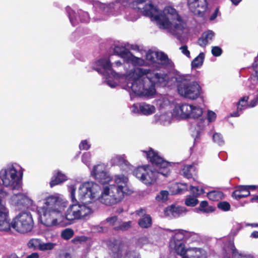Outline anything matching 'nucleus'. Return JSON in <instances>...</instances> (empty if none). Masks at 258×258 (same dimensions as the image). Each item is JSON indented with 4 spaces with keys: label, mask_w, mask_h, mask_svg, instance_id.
Listing matches in <instances>:
<instances>
[{
    "label": "nucleus",
    "mask_w": 258,
    "mask_h": 258,
    "mask_svg": "<svg viewBox=\"0 0 258 258\" xmlns=\"http://www.w3.org/2000/svg\"><path fill=\"white\" fill-rule=\"evenodd\" d=\"M9 211L5 204L0 199V231L8 232L11 229Z\"/></svg>",
    "instance_id": "nucleus-15"
},
{
    "label": "nucleus",
    "mask_w": 258,
    "mask_h": 258,
    "mask_svg": "<svg viewBox=\"0 0 258 258\" xmlns=\"http://www.w3.org/2000/svg\"><path fill=\"white\" fill-rule=\"evenodd\" d=\"M151 224L152 219L149 215H145L139 221V225L142 228H148Z\"/></svg>",
    "instance_id": "nucleus-33"
},
{
    "label": "nucleus",
    "mask_w": 258,
    "mask_h": 258,
    "mask_svg": "<svg viewBox=\"0 0 258 258\" xmlns=\"http://www.w3.org/2000/svg\"><path fill=\"white\" fill-rule=\"evenodd\" d=\"M202 114V108L186 103L176 104L172 111L173 117L178 119L198 118Z\"/></svg>",
    "instance_id": "nucleus-9"
},
{
    "label": "nucleus",
    "mask_w": 258,
    "mask_h": 258,
    "mask_svg": "<svg viewBox=\"0 0 258 258\" xmlns=\"http://www.w3.org/2000/svg\"><path fill=\"white\" fill-rule=\"evenodd\" d=\"M143 152L146 154L147 159L156 166L158 169L153 170L149 165H145L137 168L134 171L135 175L144 184L149 185L155 182L159 175L166 176L169 173V165L168 163L158 154V153L150 149Z\"/></svg>",
    "instance_id": "nucleus-4"
},
{
    "label": "nucleus",
    "mask_w": 258,
    "mask_h": 258,
    "mask_svg": "<svg viewBox=\"0 0 258 258\" xmlns=\"http://www.w3.org/2000/svg\"><path fill=\"white\" fill-rule=\"evenodd\" d=\"M207 197L210 200L216 201L221 200L223 197L222 192L217 190H213L207 193Z\"/></svg>",
    "instance_id": "nucleus-31"
},
{
    "label": "nucleus",
    "mask_w": 258,
    "mask_h": 258,
    "mask_svg": "<svg viewBox=\"0 0 258 258\" xmlns=\"http://www.w3.org/2000/svg\"><path fill=\"white\" fill-rule=\"evenodd\" d=\"M148 63L155 69H159L163 66L170 64V60L162 52L149 51L146 54Z\"/></svg>",
    "instance_id": "nucleus-11"
},
{
    "label": "nucleus",
    "mask_w": 258,
    "mask_h": 258,
    "mask_svg": "<svg viewBox=\"0 0 258 258\" xmlns=\"http://www.w3.org/2000/svg\"><path fill=\"white\" fill-rule=\"evenodd\" d=\"M231 250L235 258H254L252 255L250 254L243 255L239 253L234 246H232Z\"/></svg>",
    "instance_id": "nucleus-41"
},
{
    "label": "nucleus",
    "mask_w": 258,
    "mask_h": 258,
    "mask_svg": "<svg viewBox=\"0 0 258 258\" xmlns=\"http://www.w3.org/2000/svg\"><path fill=\"white\" fill-rule=\"evenodd\" d=\"M214 33L208 30L203 33L202 36L199 39L198 43L202 47L206 46L213 38Z\"/></svg>",
    "instance_id": "nucleus-24"
},
{
    "label": "nucleus",
    "mask_w": 258,
    "mask_h": 258,
    "mask_svg": "<svg viewBox=\"0 0 258 258\" xmlns=\"http://www.w3.org/2000/svg\"><path fill=\"white\" fill-rule=\"evenodd\" d=\"M79 15L81 16V17L80 18V21L82 22L87 23L89 21V17L88 13L83 11H80L79 13Z\"/></svg>",
    "instance_id": "nucleus-47"
},
{
    "label": "nucleus",
    "mask_w": 258,
    "mask_h": 258,
    "mask_svg": "<svg viewBox=\"0 0 258 258\" xmlns=\"http://www.w3.org/2000/svg\"><path fill=\"white\" fill-rule=\"evenodd\" d=\"M160 112V115L156 114L154 116L156 121L164 125L169 124L172 121V118L173 117L172 112L171 113L168 112L167 111H165Z\"/></svg>",
    "instance_id": "nucleus-19"
},
{
    "label": "nucleus",
    "mask_w": 258,
    "mask_h": 258,
    "mask_svg": "<svg viewBox=\"0 0 258 258\" xmlns=\"http://www.w3.org/2000/svg\"><path fill=\"white\" fill-rule=\"evenodd\" d=\"M126 246L118 241H116L111 247V254L113 258H140L136 251H126Z\"/></svg>",
    "instance_id": "nucleus-14"
},
{
    "label": "nucleus",
    "mask_w": 258,
    "mask_h": 258,
    "mask_svg": "<svg viewBox=\"0 0 258 258\" xmlns=\"http://www.w3.org/2000/svg\"><path fill=\"white\" fill-rule=\"evenodd\" d=\"M187 5L196 15H202L207 10L208 5L206 0H187Z\"/></svg>",
    "instance_id": "nucleus-17"
},
{
    "label": "nucleus",
    "mask_w": 258,
    "mask_h": 258,
    "mask_svg": "<svg viewBox=\"0 0 258 258\" xmlns=\"http://www.w3.org/2000/svg\"><path fill=\"white\" fill-rule=\"evenodd\" d=\"M111 163L112 165L119 166L126 172L132 170V166L125 159L124 155H114L111 159Z\"/></svg>",
    "instance_id": "nucleus-18"
},
{
    "label": "nucleus",
    "mask_w": 258,
    "mask_h": 258,
    "mask_svg": "<svg viewBox=\"0 0 258 258\" xmlns=\"http://www.w3.org/2000/svg\"><path fill=\"white\" fill-rule=\"evenodd\" d=\"M181 52L188 57H190V52L187 49L186 45H183L180 47Z\"/></svg>",
    "instance_id": "nucleus-55"
},
{
    "label": "nucleus",
    "mask_w": 258,
    "mask_h": 258,
    "mask_svg": "<svg viewBox=\"0 0 258 258\" xmlns=\"http://www.w3.org/2000/svg\"><path fill=\"white\" fill-rule=\"evenodd\" d=\"M187 211L184 207L173 205L172 217H177L185 214Z\"/></svg>",
    "instance_id": "nucleus-35"
},
{
    "label": "nucleus",
    "mask_w": 258,
    "mask_h": 258,
    "mask_svg": "<svg viewBox=\"0 0 258 258\" xmlns=\"http://www.w3.org/2000/svg\"><path fill=\"white\" fill-rule=\"evenodd\" d=\"M91 175L95 179L103 184L112 183L113 181L107 170V166L104 163L94 165L91 171Z\"/></svg>",
    "instance_id": "nucleus-12"
},
{
    "label": "nucleus",
    "mask_w": 258,
    "mask_h": 258,
    "mask_svg": "<svg viewBox=\"0 0 258 258\" xmlns=\"http://www.w3.org/2000/svg\"><path fill=\"white\" fill-rule=\"evenodd\" d=\"M34 221L30 212H22L16 215L11 221V228L20 234H26L33 229Z\"/></svg>",
    "instance_id": "nucleus-8"
},
{
    "label": "nucleus",
    "mask_w": 258,
    "mask_h": 258,
    "mask_svg": "<svg viewBox=\"0 0 258 258\" xmlns=\"http://www.w3.org/2000/svg\"><path fill=\"white\" fill-rule=\"evenodd\" d=\"M213 140L214 142L218 144L220 146H221L224 144V141L223 140V137L219 133H215L213 135Z\"/></svg>",
    "instance_id": "nucleus-42"
},
{
    "label": "nucleus",
    "mask_w": 258,
    "mask_h": 258,
    "mask_svg": "<svg viewBox=\"0 0 258 258\" xmlns=\"http://www.w3.org/2000/svg\"><path fill=\"white\" fill-rule=\"evenodd\" d=\"M100 186L93 181L82 183L78 188V199L84 203H91L98 197Z\"/></svg>",
    "instance_id": "nucleus-10"
},
{
    "label": "nucleus",
    "mask_w": 258,
    "mask_h": 258,
    "mask_svg": "<svg viewBox=\"0 0 258 258\" xmlns=\"http://www.w3.org/2000/svg\"><path fill=\"white\" fill-rule=\"evenodd\" d=\"M190 191L193 195L196 197H198L199 195L204 192L203 188H201L200 189L198 187L194 186H190Z\"/></svg>",
    "instance_id": "nucleus-46"
},
{
    "label": "nucleus",
    "mask_w": 258,
    "mask_h": 258,
    "mask_svg": "<svg viewBox=\"0 0 258 258\" xmlns=\"http://www.w3.org/2000/svg\"><path fill=\"white\" fill-rule=\"evenodd\" d=\"M222 52L221 48L218 46H213L212 48V53L215 56H219Z\"/></svg>",
    "instance_id": "nucleus-49"
},
{
    "label": "nucleus",
    "mask_w": 258,
    "mask_h": 258,
    "mask_svg": "<svg viewBox=\"0 0 258 258\" xmlns=\"http://www.w3.org/2000/svg\"><path fill=\"white\" fill-rule=\"evenodd\" d=\"M199 209L201 211L205 213H209L213 212L214 211V208L210 206L207 201H202L200 205Z\"/></svg>",
    "instance_id": "nucleus-36"
},
{
    "label": "nucleus",
    "mask_w": 258,
    "mask_h": 258,
    "mask_svg": "<svg viewBox=\"0 0 258 258\" xmlns=\"http://www.w3.org/2000/svg\"><path fill=\"white\" fill-rule=\"evenodd\" d=\"M173 205L167 207L164 210L165 215L168 217H172Z\"/></svg>",
    "instance_id": "nucleus-54"
},
{
    "label": "nucleus",
    "mask_w": 258,
    "mask_h": 258,
    "mask_svg": "<svg viewBox=\"0 0 258 258\" xmlns=\"http://www.w3.org/2000/svg\"><path fill=\"white\" fill-rule=\"evenodd\" d=\"M56 245V244L53 242H46L45 243L42 241L41 246L40 247V251H47L52 250L55 246Z\"/></svg>",
    "instance_id": "nucleus-39"
},
{
    "label": "nucleus",
    "mask_w": 258,
    "mask_h": 258,
    "mask_svg": "<svg viewBox=\"0 0 258 258\" xmlns=\"http://www.w3.org/2000/svg\"><path fill=\"white\" fill-rule=\"evenodd\" d=\"M182 175L187 178H190L197 174V169L194 165H184L182 168Z\"/></svg>",
    "instance_id": "nucleus-26"
},
{
    "label": "nucleus",
    "mask_w": 258,
    "mask_h": 258,
    "mask_svg": "<svg viewBox=\"0 0 258 258\" xmlns=\"http://www.w3.org/2000/svg\"><path fill=\"white\" fill-rule=\"evenodd\" d=\"M11 257L12 258H18V257L17 256V255L16 254H12L11 255Z\"/></svg>",
    "instance_id": "nucleus-63"
},
{
    "label": "nucleus",
    "mask_w": 258,
    "mask_h": 258,
    "mask_svg": "<svg viewBox=\"0 0 258 258\" xmlns=\"http://www.w3.org/2000/svg\"><path fill=\"white\" fill-rule=\"evenodd\" d=\"M74 235V231L70 228H67L62 230L61 233V237L65 239L68 240L73 237Z\"/></svg>",
    "instance_id": "nucleus-40"
},
{
    "label": "nucleus",
    "mask_w": 258,
    "mask_h": 258,
    "mask_svg": "<svg viewBox=\"0 0 258 258\" xmlns=\"http://www.w3.org/2000/svg\"><path fill=\"white\" fill-rule=\"evenodd\" d=\"M145 213V210L144 209H141V210L137 211V214L139 216L144 215Z\"/></svg>",
    "instance_id": "nucleus-58"
},
{
    "label": "nucleus",
    "mask_w": 258,
    "mask_h": 258,
    "mask_svg": "<svg viewBox=\"0 0 258 258\" xmlns=\"http://www.w3.org/2000/svg\"><path fill=\"white\" fill-rule=\"evenodd\" d=\"M252 68L255 72V77L250 78L249 86L252 89H256L258 93V58H255L252 64Z\"/></svg>",
    "instance_id": "nucleus-22"
},
{
    "label": "nucleus",
    "mask_w": 258,
    "mask_h": 258,
    "mask_svg": "<svg viewBox=\"0 0 258 258\" xmlns=\"http://www.w3.org/2000/svg\"><path fill=\"white\" fill-rule=\"evenodd\" d=\"M108 9H109V8H108L107 6H106V7H105V9H104V11H105V12H108Z\"/></svg>",
    "instance_id": "nucleus-64"
},
{
    "label": "nucleus",
    "mask_w": 258,
    "mask_h": 258,
    "mask_svg": "<svg viewBox=\"0 0 258 258\" xmlns=\"http://www.w3.org/2000/svg\"><path fill=\"white\" fill-rule=\"evenodd\" d=\"M42 241L38 238L30 239L28 243V246L30 248L40 250Z\"/></svg>",
    "instance_id": "nucleus-34"
},
{
    "label": "nucleus",
    "mask_w": 258,
    "mask_h": 258,
    "mask_svg": "<svg viewBox=\"0 0 258 258\" xmlns=\"http://www.w3.org/2000/svg\"><path fill=\"white\" fill-rule=\"evenodd\" d=\"M60 258H71V255L68 253H65L61 255Z\"/></svg>",
    "instance_id": "nucleus-59"
},
{
    "label": "nucleus",
    "mask_w": 258,
    "mask_h": 258,
    "mask_svg": "<svg viewBox=\"0 0 258 258\" xmlns=\"http://www.w3.org/2000/svg\"><path fill=\"white\" fill-rule=\"evenodd\" d=\"M251 236L253 238L258 237V231H254L251 234Z\"/></svg>",
    "instance_id": "nucleus-60"
},
{
    "label": "nucleus",
    "mask_w": 258,
    "mask_h": 258,
    "mask_svg": "<svg viewBox=\"0 0 258 258\" xmlns=\"http://www.w3.org/2000/svg\"><path fill=\"white\" fill-rule=\"evenodd\" d=\"M140 103L134 104L131 107V111L134 113H139L140 112Z\"/></svg>",
    "instance_id": "nucleus-52"
},
{
    "label": "nucleus",
    "mask_w": 258,
    "mask_h": 258,
    "mask_svg": "<svg viewBox=\"0 0 258 258\" xmlns=\"http://www.w3.org/2000/svg\"><path fill=\"white\" fill-rule=\"evenodd\" d=\"M205 58V54L203 52H201L191 62V68L192 69L199 68L203 64Z\"/></svg>",
    "instance_id": "nucleus-29"
},
{
    "label": "nucleus",
    "mask_w": 258,
    "mask_h": 258,
    "mask_svg": "<svg viewBox=\"0 0 258 258\" xmlns=\"http://www.w3.org/2000/svg\"><path fill=\"white\" fill-rule=\"evenodd\" d=\"M218 12H219L218 9H216L215 10L214 13L212 15V16L210 17V20H214L217 17Z\"/></svg>",
    "instance_id": "nucleus-56"
},
{
    "label": "nucleus",
    "mask_w": 258,
    "mask_h": 258,
    "mask_svg": "<svg viewBox=\"0 0 258 258\" xmlns=\"http://www.w3.org/2000/svg\"><path fill=\"white\" fill-rule=\"evenodd\" d=\"M140 110L141 114L149 115L155 112L156 107L153 105L142 103H140Z\"/></svg>",
    "instance_id": "nucleus-27"
},
{
    "label": "nucleus",
    "mask_w": 258,
    "mask_h": 258,
    "mask_svg": "<svg viewBox=\"0 0 258 258\" xmlns=\"http://www.w3.org/2000/svg\"><path fill=\"white\" fill-rule=\"evenodd\" d=\"M66 10L72 25L73 26L76 25L79 22L76 12L69 7L67 8Z\"/></svg>",
    "instance_id": "nucleus-32"
},
{
    "label": "nucleus",
    "mask_w": 258,
    "mask_h": 258,
    "mask_svg": "<svg viewBox=\"0 0 258 258\" xmlns=\"http://www.w3.org/2000/svg\"><path fill=\"white\" fill-rule=\"evenodd\" d=\"M218 207L224 211H228L230 209V205L227 202H221L218 204Z\"/></svg>",
    "instance_id": "nucleus-45"
},
{
    "label": "nucleus",
    "mask_w": 258,
    "mask_h": 258,
    "mask_svg": "<svg viewBox=\"0 0 258 258\" xmlns=\"http://www.w3.org/2000/svg\"><path fill=\"white\" fill-rule=\"evenodd\" d=\"M160 112L168 111L170 108V102L166 97H163L157 102Z\"/></svg>",
    "instance_id": "nucleus-28"
},
{
    "label": "nucleus",
    "mask_w": 258,
    "mask_h": 258,
    "mask_svg": "<svg viewBox=\"0 0 258 258\" xmlns=\"http://www.w3.org/2000/svg\"><path fill=\"white\" fill-rule=\"evenodd\" d=\"M192 234L184 230H177L171 241L181 242L182 240L187 239Z\"/></svg>",
    "instance_id": "nucleus-25"
},
{
    "label": "nucleus",
    "mask_w": 258,
    "mask_h": 258,
    "mask_svg": "<svg viewBox=\"0 0 258 258\" xmlns=\"http://www.w3.org/2000/svg\"><path fill=\"white\" fill-rule=\"evenodd\" d=\"M174 189L172 192L173 194H182L188 189V186L186 183H176L173 184Z\"/></svg>",
    "instance_id": "nucleus-30"
},
{
    "label": "nucleus",
    "mask_w": 258,
    "mask_h": 258,
    "mask_svg": "<svg viewBox=\"0 0 258 258\" xmlns=\"http://www.w3.org/2000/svg\"><path fill=\"white\" fill-rule=\"evenodd\" d=\"M117 221V217L115 216L107 218L105 220L106 222L111 226L115 225Z\"/></svg>",
    "instance_id": "nucleus-50"
},
{
    "label": "nucleus",
    "mask_w": 258,
    "mask_h": 258,
    "mask_svg": "<svg viewBox=\"0 0 258 258\" xmlns=\"http://www.w3.org/2000/svg\"><path fill=\"white\" fill-rule=\"evenodd\" d=\"M198 197L195 196H188L187 197L185 204L187 206L194 207L198 203Z\"/></svg>",
    "instance_id": "nucleus-37"
},
{
    "label": "nucleus",
    "mask_w": 258,
    "mask_h": 258,
    "mask_svg": "<svg viewBox=\"0 0 258 258\" xmlns=\"http://www.w3.org/2000/svg\"><path fill=\"white\" fill-rule=\"evenodd\" d=\"M149 243V239L145 237H141L138 240V244L140 246H143L144 245Z\"/></svg>",
    "instance_id": "nucleus-51"
},
{
    "label": "nucleus",
    "mask_w": 258,
    "mask_h": 258,
    "mask_svg": "<svg viewBox=\"0 0 258 258\" xmlns=\"http://www.w3.org/2000/svg\"><path fill=\"white\" fill-rule=\"evenodd\" d=\"M248 96H245L240 98L239 101L237 103V111L233 112L231 116L233 117H238L242 112V111L247 107H253L258 103V95H256L254 98L251 100L248 103Z\"/></svg>",
    "instance_id": "nucleus-16"
},
{
    "label": "nucleus",
    "mask_w": 258,
    "mask_h": 258,
    "mask_svg": "<svg viewBox=\"0 0 258 258\" xmlns=\"http://www.w3.org/2000/svg\"><path fill=\"white\" fill-rule=\"evenodd\" d=\"M91 155L90 152H86L83 154L82 158V162L87 166L89 167L91 165L90 159Z\"/></svg>",
    "instance_id": "nucleus-43"
},
{
    "label": "nucleus",
    "mask_w": 258,
    "mask_h": 258,
    "mask_svg": "<svg viewBox=\"0 0 258 258\" xmlns=\"http://www.w3.org/2000/svg\"><path fill=\"white\" fill-rule=\"evenodd\" d=\"M247 187H248V190L249 191V189H255L257 186L255 185H247Z\"/></svg>",
    "instance_id": "nucleus-62"
},
{
    "label": "nucleus",
    "mask_w": 258,
    "mask_h": 258,
    "mask_svg": "<svg viewBox=\"0 0 258 258\" xmlns=\"http://www.w3.org/2000/svg\"><path fill=\"white\" fill-rule=\"evenodd\" d=\"M39 254L37 252H33L32 254L28 255L27 258H39Z\"/></svg>",
    "instance_id": "nucleus-57"
},
{
    "label": "nucleus",
    "mask_w": 258,
    "mask_h": 258,
    "mask_svg": "<svg viewBox=\"0 0 258 258\" xmlns=\"http://www.w3.org/2000/svg\"><path fill=\"white\" fill-rule=\"evenodd\" d=\"M250 195V191L248 190V187L246 185H240L237 187L232 194V196L236 199H240L241 198L248 197Z\"/></svg>",
    "instance_id": "nucleus-23"
},
{
    "label": "nucleus",
    "mask_w": 258,
    "mask_h": 258,
    "mask_svg": "<svg viewBox=\"0 0 258 258\" xmlns=\"http://www.w3.org/2000/svg\"><path fill=\"white\" fill-rule=\"evenodd\" d=\"M126 47L134 50L138 49L137 45H117L114 49V53L124 61L123 64L117 60L112 64L107 58H101L93 63V69L104 76L107 85L115 88L125 79L126 90L136 95L147 97H151L155 94V85H167L169 77L166 74L135 67L145 66L146 62L142 58L133 55Z\"/></svg>",
    "instance_id": "nucleus-1"
},
{
    "label": "nucleus",
    "mask_w": 258,
    "mask_h": 258,
    "mask_svg": "<svg viewBox=\"0 0 258 258\" xmlns=\"http://www.w3.org/2000/svg\"><path fill=\"white\" fill-rule=\"evenodd\" d=\"M178 83V94L185 98L196 100L202 94V89L199 83L195 81H191L187 76H179L176 78Z\"/></svg>",
    "instance_id": "nucleus-7"
},
{
    "label": "nucleus",
    "mask_w": 258,
    "mask_h": 258,
    "mask_svg": "<svg viewBox=\"0 0 258 258\" xmlns=\"http://www.w3.org/2000/svg\"><path fill=\"white\" fill-rule=\"evenodd\" d=\"M67 180V176L60 171H55L50 181L51 187L59 184Z\"/></svg>",
    "instance_id": "nucleus-21"
},
{
    "label": "nucleus",
    "mask_w": 258,
    "mask_h": 258,
    "mask_svg": "<svg viewBox=\"0 0 258 258\" xmlns=\"http://www.w3.org/2000/svg\"><path fill=\"white\" fill-rule=\"evenodd\" d=\"M169 193L167 190H161L156 196V200L158 202H164L168 200Z\"/></svg>",
    "instance_id": "nucleus-38"
},
{
    "label": "nucleus",
    "mask_w": 258,
    "mask_h": 258,
    "mask_svg": "<svg viewBox=\"0 0 258 258\" xmlns=\"http://www.w3.org/2000/svg\"><path fill=\"white\" fill-rule=\"evenodd\" d=\"M170 246L174 250L177 254L181 256L182 258L187 255V249L185 248L184 244L182 242L171 241Z\"/></svg>",
    "instance_id": "nucleus-20"
},
{
    "label": "nucleus",
    "mask_w": 258,
    "mask_h": 258,
    "mask_svg": "<svg viewBox=\"0 0 258 258\" xmlns=\"http://www.w3.org/2000/svg\"><path fill=\"white\" fill-rule=\"evenodd\" d=\"M208 119L209 122H212L214 121L216 117V113L212 111H209L207 114Z\"/></svg>",
    "instance_id": "nucleus-53"
},
{
    "label": "nucleus",
    "mask_w": 258,
    "mask_h": 258,
    "mask_svg": "<svg viewBox=\"0 0 258 258\" xmlns=\"http://www.w3.org/2000/svg\"><path fill=\"white\" fill-rule=\"evenodd\" d=\"M132 222H124L120 224L118 227H115V229L116 230H121L122 231L127 230L131 227Z\"/></svg>",
    "instance_id": "nucleus-44"
},
{
    "label": "nucleus",
    "mask_w": 258,
    "mask_h": 258,
    "mask_svg": "<svg viewBox=\"0 0 258 258\" xmlns=\"http://www.w3.org/2000/svg\"><path fill=\"white\" fill-rule=\"evenodd\" d=\"M9 203L16 210L27 208L33 205L34 202L25 194H14L10 199Z\"/></svg>",
    "instance_id": "nucleus-13"
},
{
    "label": "nucleus",
    "mask_w": 258,
    "mask_h": 258,
    "mask_svg": "<svg viewBox=\"0 0 258 258\" xmlns=\"http://www.w3.org/2000/svg\"><path fill=\"white\" fill-rule=\"evenodd\" d=\"M23 170L17 163L7 165L0 170V185L3 188H0V195L5 197L8 192L4 188L10 190H18L21 187V178Z\"/></svg>",
    "instance_id": "nucleus-6"
},
{
    "label": "nucleus",
    "mask_w": 258,
    "mask_h": 258,
    "mask_svg": "<svg viewBox=\"0 0 258 258\" xmlns=\"http://www.w3.org/2000/svg\"><path fill=\"white\" fill-rule=\"evenodd\" d=\"M90 147V144L87 140L82 141L79 145V148L81 150H88Z\"/></svg>",
    "instance_id": "nucleus-48"
},
{
    "label": "nucleus",
    "mask_w": 258,
    "mask_h": 258,
    "mask_svg": "<svg viewBox=\"0 0 258 258\" xmlns=\"http://www.w3.org/2000/svg\"><path fill=\"white\" fill-rule=\"evenodd\" d=\"M232 3L235 5H237L241 1V0H231Z\"/></svg>",
    "instance_id": "nucleus-61"
},
{
    "label": "nucleus",
    "mask_w": 258,
    "mask_h": 258,
    "mask_svg": "<svg viewBox=\"0 0 258 258\" xmlns=\"http://www.w3.org/2000/svg\"><path fill=\"white\" fill-rule=\"evenodd\" d=\"M73 204L71 205L64 214L63 212L68 206L67 200L57 195L42 194L38 201L37 212L40 223L48 227H63L67 225L66 220L72 221L87 220L94 212V209L86 204L78 203L75 196L76 183L68 185Z\"/></svg>",
    "instance_id": "nucleus-2"
},
{
    "label": "nucleus",
    "mask_w": 258,
    "mask_h": 258,
    "mask_svg": "<svg viewBox=\"0 0 258 258\" xmlns=\"http://www.w3.org/2000/svg\"><path fill=\"white\" fill-rule=\"evenodd\" d=\"M113 184L107 183L101 191L99 200L102 204L111 206L120 202L124 195H130L133 190L128 184V179L124 175L117 174L114 176Z\"/></svg>",
    "instance_id": "nucleus-5"
},
{
    "label": "nucleus",
    "mask_w": 258,
    "mask_h": 258,
    "mask_svg": "<svg viewBox=\"0 0 258 258\" xmlns=\"http://www.w3.org/2000/svg\"><path fill=\"white\" fill-rule=\"evenodd\" d=\"M137 9L144 15L154 21L161 29H167L175 35L180 36L187 32L186 25L172 7H167L162 12H159L150 1L137 0L132 4Z\"/></svg>",
    "instance_id": "nucleus-3"
}]
</instances>
